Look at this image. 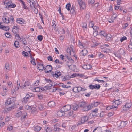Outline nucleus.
<instances>
[{"instance_id":"obj_15","label":"nucleus","mask_w":132,"mask_h":132,"mask_svg":"<svg viewBox=\"0 0 132 132\" xmlns=\"http://www.w3.org/2000/svg\"><path fill=\"white\" fill-rule=\"evenodd\" d=\"M24 21L22 20V18H18L17 19V23L21 24H24Z\"/></svg>"},{"instance_id":"obj_38","label":"nucleus","mask_w":132,"mask_h":132,"mask_svg":"<svg viewBox=\"0 0 132 132\" xmlns=\"http://www.w3.org/2000/svg\"><path fill=\"white\" fill-rule=\"evenodd\" d=\"M34 90H35V92H38L40 91V88L38 87H35L34 88Z\"/></svg>"},{"instance_id":"obj_28","label":"nucleus","mask_w":132,"mask_h":132,"mask_svg":"<svg viewBox=\"0 0 132 132\" xmlns=\"http://www.w3.org/2000/svg\"><path fill=\"white\" fill-rule=\"evenodd\" d=\"M38 108L40 111H43L44 109V108L42 105H39Z\"/></svg>"},{"instance_id":"obj_45","label":"nucleus","mask_w":132,"mask_h":132,"mask_svg":"<svg viewBox=\"0 0 132 132\" xmlns=\"http://www.w3.org/2000/svg\"><path fill=\"white\" fill-rule=\"evenodd\" d=\"M67 52L70 55H71V50L69 48H67Z\"/></svg>"},{"instance_id":"obj_13","label":"nucleus","mask_w":132,"mask_h":132,"mask_svg":"<svg viewBox=\"0 0 132 132\" xmlns=\"http://www.w3.org/2000/svg\"><path fill=\"white\" fill-rule=\"evenodd\" d=\"M72 109L75 111L77 110L79 107L78 105L74 104L72 105Z\"/></svg>"},{"instance_id":"obj_3","label":"nucleus","mask_w":132,"mask_h":132,"mask_svg":"<svg viewBox=\"0 0 132 132\" xmlns=\"http://www.w3.org/2000/svg\"><path fill=\"white\" fill-rule=\"evenodd\" d=\"M52 68L51 65H47L44 70V71L45 73H48L51 71Z\"/></svg>"},{"instance_id":"obj_53","label":"nucleus","mask_w":132,"mask_h":132,"mask_svg":"<svg viewBox=\"0 0 132 132\" xmlns=\"http://www.w3.org/2000/svg\"><path fill=\"white\" fill-rule=\"evenodd\" d=\"M125 126V124L124 123L123 121L121 122L120 126H121V127H124Z\"/></svg>"},{"instance_id":"obj_33","label":"nucleus","mask_w":132,"mask_h":132,"mask_svg":"<svg viewBox=\"0 0 132 132\" xmlns=\"http://www.w3.org/2000/svg\"><path fill=\"white\" fill-rule=\"evenodd\" d=\"M5 35L6 37L7 38H11V37L10 34L8 32L5 33Z\"/></svg>"},{"instance_id":"obj_25","label":"nucleus","mask_w":132,"mask_h":132,"mask_svg":"<svg viewBox=\"0 0 132 132\" xmlns=\"http://www.w3.org/2000/svg\"><path fill=\"white\" fill-rule=\"evenodd\" d=\"M71 6V5L70 3H68V4H67L66 5V8L68 11H69Z\"/></svg>"},{"instance_id":"obj_23","label":"nucleus","mask_w":132,"mask_h":132,"mask_svg":"<svg viewBox=\"0 0 132 132\" xmlns=\"http://www.w3.org/2000/svg\"><path fill=\"white\" fill-rule=\"evenodd\" d=\"M18 112L16 115V117H20L22 114V113L21 111L18 110Z\"/></svg>"},{"instance_id":"obj_49","label":"nucleus","mask_w":132,"mask_h":132,"mask_svg":"<svg viewBox=\"0 0 132 132\" xmlns=\"http://www.w3.org/2000/svg\"><path fill=\"white\" fill-rule=\"evenodd\" d=\"M87 23H83L82 24V26L83 28H87Z\"/></svg>"},{"instance_id":"obj_2","label":"nucleus","mask_w":132,"mask_h":132,"mask_svg":"<svg viewBox=\"0 0 132 132\" xmlns=\"http://www.w3.org/2000/svg\"><path fill=\"white\" fill-rule=\"evenodd\" d=\"M79 4L81 9H83L86 7L85 3V2H82V0H78Z\"/></svg>"},{"instance_id":"obj_27","label":"nucleus","mask_w":132,"mask_h":132,"mask_svg":"<svg viewBox=\"0 0 132 132\" xmlns=\"http://www.w3.org/2000/svg\"><path fill=\"white\" fill-rule=\"evenodd\" d=\"M22 55L25 57H28V54L27 52L24 51L22 52Z\"/></svg>"},{"instance_id":"obj_31","label":"nucleus","mask_w":132,"mask_h":132,"mask_svg":"<svg viewBox=\"0 0 132 132\" xmlns=\"http://www.w3.org/2000/svg\"><path fill=\"white\" fill-rule=\"evenodd\" d=\"M28 49H29V51H28V52H29V53L30 57L32 59V60H35L34 58L33 57H32V56L31 54L30 53V52H31V51H30V48L29 47H28Z\"/></svg>"},{"instance_id":"obj_18","label":"nucleus","mask_w":132,"mask_h":132,"mask_svg":"<svg viewBox=\"0 0 132 132\" xmlns=\"http://www.w3.org/2000/svg\"><path fill=\"white\" fill-rule=\"evenodd\" d=\"M106 40L108 41L110 40L112 37L111 35L109 34H106Z\"/></svg>"},{"instance_id":"obj_5","label":"nucleus","mask_w":132,"mask_h":132,"mask_svg":"<svg viewBox=\"0 0 132 132\" xmlns=\"http://www.w3.org/2000/svg\"><path fill=\"white\" fill-rule=\"evenodd\" d=\"M51 75L52 76H53L54 77H55L57 78L58 77L60 76L61 77H62V74L59 71L58 72V71H57L56 72L55 74H54V73L52 72Z\"/></svg>"},{"instance_id":"obj_8","label":"nucleus","mask_w":132,"mask_h":132,"mask_svg":"<svg viewBox=\"0 0 132 132\" xmlns=\"http://www.w3.org/2000/svg\"><path fill=\"white\" fill-rule=\"evenodd\" d=\"M88 117L87 116H85L82 117L81 119V123H84L85 122L88 120Z\"/></svg>"},{"instance_id":"obj_12","label":"nucleus","mask_w":132,"mask_h":132,"mask_svg":"<svg viewBox=\"0 0 132 132\" xmlns=\"http://www.w3.org/2000/svg\"><path fill=\"white\" fill-rule=\"evenodd\" d=\"M55 103L53 101L50 102L48 103V106L50 107H54L55 106Z\"/></svg>"},{"instance_id":"obj_22","label":"nucleus","mask_w":132,"mask_h":132,"mask_svg":"<svg viewBox=\"0 0 132 132\" xmlns=\"http://www.w3.org/2000/svg\"><path fill=\"white\" fill-rule=\"evenodd\" d=\"M38 65L39 66H39L42 67H41L42 68H41V69H39V70L40 71H43V70L44 69V65L42 64H38L37 65Z\"/></svg>"},{"instance_id":"obj_34","label":"nucleus","mask_w":132,"mask_h":132,"mask_svg":"<svg viewBox=\"0 0 132 132\" xmlns=\"http://www.w3.org/2000/svg\"><path fill=\"white\" fill-rule=\"evenodd\" d=\"M9 7L10 8H14L16 7V5L14 4H12L8 5Z\"/></svg>"},{"instance_id":"obj_47","label":"nucleus","mask_w":132,"mask_h":132,"mask_svg":"<svg viewBox=\"0 0 132 132\" xmlns=\"http://www.w3.org/2000/svg\"><path fill=\"white\" fill-rule=\"evenodd\" d=\"M52 129L51 128L47 127L46 129V132H51Z\"/></svg>"},{"instance_id":"obj_9","label":"nucleus","mask_w":132,"mask_h":132,"mask_svg":"<svg viewBox=\"0 0 132 132\" xmlns=\"http://www.w3.org/2000/svg\"><path fill=\"white\" fill-rule=\"evenodd\" d=\"M87 50L85 49L82 50L80 52V55L82 56L85 55L87 53Z\"/></svg>"},{"instance_id":"obj_55","label":"nucleus","mask_w":132,"mask_h":132,"mask_svg":"<svg viewBox=\"0 0 132 132\" xmlns=\"http://www.w3.org/2000/svg\"><path fill=\"white\" fill-rule=\"evenodd\" d=\"M13 129V127L12 126H11L9 127H8L7 130H9V131L12 130Z\"/></svg>"},{"instance_id":"obj_39","label":"nucleus","mask_w":132,"mask_h":132,"mask_svg":"<svg viewBox=\"0 0 132 132\" xmlns=\"http://www.w3.org/2000/svg\"><path fill=\"white\" fill-rule=\"evenodd\" d=\"M127 39V38L125 36H123L121 38L120 41L121 42H122L124 40H126Z\"/></svg>"},{"instance_id":"obj_26","label":"nucleus","mask_w":132,"mask_h":132,"mask_svg":"<svg viewBox=\"0 0 132 132\" xmlns=\"http://www.w3.org/2000/svg\"><path fill=\"white\" fill-rule=\"evenodd\" d=\"M19 42L18 41H16L14 43V45L16 47H19Z\"/></svg>"},{"instance_id":"obj_58","label":"nucleus","mask_w":132,"mask_h":132,"mask_svg":"<svg viewBox=\"0 0 132 132\" xmlns=\"http://www.w3.org/2000/svg\"><path fill=\"white\" fill-rule=\"evenodd\" d=\"M45 81L47 82H48L49 83L52 82V80H50V79L45 78Z\"/></svg>"},{"instance_id":"obj_19","label":"nucleus","mask_w":132,"mask_h":132,"mask_svg":"<svg viewBox=\"0 0 132 132\" xmlns=\"http://www.w3.org/2000/svg\"><path fill=\"white\" fill-rule=\"evenodd\" d=\"M131 103H127L126 104L124 105V107H125V108L129 109L131 107Z\"/></svg>"},{"instance_id":"obj_48","label":"nucleus","mask_w":132,"mask_h":132,"mask_svg":"<svg viewBox=\"0 0 132 132\" xmlns=\"http://www.w3.org/2000/svg\"><path fill=\"white\" fill-rule=\"evenodd\" d=\"M25 84L27 86H29L31 85V83L29 81H27L26 82L25 81Z\"/></svg>"},{"instance_id":"obj_56","label":"nucleus","mask_w":132,"mask_h":132,"mask_svg":"<svg viewBox=\"0 0 132 132\" xmlns=\"http://www.w3.org/2000/svg\"><path fill=\"white\" fill-rule=\"evenodd\" d=\"M62 84H63V85H62V86L64 88H69L70 87H71V86H70L66 87V85H64L62 83Z\"/></svg>"},{"instance_id":"obj_20","label":"nucleus","mask_w":132,"mask_h":132,"mask_svg":"<svg viewBox=\"0 0 132 132\" xmlns=\"http://www.w3.org/2000/svg\"><path fill=\"white\" fill-rule=\"evenodd\" d=\"M106 33L103 31H102L99 32V34L101 35H102L103 36L106 37Z\"/></svg>"},{"instance_id":"obj_52","label":"nucleus","mask_w":132,"mask_h":132,"mask_svg":"<svg viewBox=\"0 0 132 132\" xmlns=\"http://www.w3.org/2000/svg\"><path fill=\"white\" fill-rule=\"evenodd\" d=\"M89 88L92 89H94V85H90L89 86Z\"/></svg>"},{"instance_id":"obj_59","label":"nucleus","mask_w":132,"mask_h":132,"mask_svg":"<svg viewBox=\"0 0 132 132\" xmlns=\"http://www.w3.org/2000/svg\"><path fill=\"white\" fill-rule=\"evenodd\" d=\"M94 2V0H89L88 1L89 3L91 4H93Z\"/></svg>"},{"instance_id":"obj_46","label":"nucleus","mask_w":132,"mask_h":132,"mask_svg":"<svg viewBox=\"0 0 132 132\" xmlns=\"http://www.w3.org/2000/svg\"><path fill=\"white\" fill-rule=\"evenodd\" d=\"M30 3V6L31 8L33 7H34V8H35V6H34V2H32V3Z\"/></svg>"},{"instance_id":"obj_40","label":"nucleus","mask_w":132,"mask_h":132,"mask_svg":"<svg viewBox=\"0 0 132 132\" xmlns=\"http://www.w3.org/2000/svg\"><path fill=\"white\" fill-rule=\"evenodd\" d=\"M79 41V47H80L81 48H84V47L81 42H80V41Z\"/></svg>"},{"instance_id":"obj_51","label":"nucleus","mask_w":132,"mask_h":132,"mask_svg":"<svg viewBox=\"0 0 132 132\" xmlns=\"http://www.w3.org/2000/svg\"><path fill=\"white\" fill-rule=\"evenodd\" d=\"M48 61H53V58L51 56H50L48 57Z\"/></svg>"},{"instance_id":"obj_10","label":"nucleus","mask_w":132,"mask_h":132,"mask_svg":"<svg viewBox=\"0 0 132 132\" xmlns=\"http://www.w3.org/2000/svg\"><path fill=\"white\" fill-rule=\"evenodd\" d=\"M2 19L4 23H9V18L7 16H6L5 18H3Z\"/></svg>"},{"instance_id":"obj_41","label":"nucleus","mask_w":132,"mask_h":132,"mask_svg":"<svg viewBox=\"0 0 132 132\" xmlns=\"http://www.w3.org/2000/svg\"><path fill=\"white\" fill-rule=\"evenodd\" d=\"M94 104H93V105H94L95 107L97 106L100 103V102H94Z\"/></svg>"},{"instance_id":"obj_64","label":"nucleus","mask_w":132,"mask_h":132,"mask_svg":"<svg viewBox=\"0 0 132 132\" xmlns=\"http://www.w3.org/2000/svg\"><path fill=\"white\" fill-rule=\"evenodd\" d=\"M26 109L28 110H31V108L30 106H27L26 107Z\"/></svg>"},{"instance_id":"obj_14","label":"nucleus","mask_w":132,"mask_h":132,"mask_svg":"<svg viewBox=\"0 0 132 132\" xmlns=\"http://www.w3.org/2000/svg\"><path fill=\"white\" fill-rule=\"evenodd\" d=\"M11 98L8 99L5 103V105L6 106H7L12 103L11 101Z\"/></svg>"},{"instance_id":"obj_62","label":"nucleus","mask_w":132,"mask_h":132,"mask_svg":"<svg viewBox=\"0 0 132 132\" xmlns=\"http://www.w3.org/2000/svg\"><path fill=\"white\" fill-rule=\"evenodd\" d=\"M4 27H5V30L6 31H8L10 29V28L9 26H5Z\"/></svg>"},{"instance_id":"obj_57","label":"nucleus","mask_w":132,"mask_h":132,"mask_svg":"<svg viewBox=\"0 0 132 132\" xmlns=\"http://www.w3.org/2000/svg\"><path fill=\"white\" fill-rule=\"evenodd\" d=\"M92 114L93 116H96L98 114V113H95L94 112H92Z\"/></svg>"},{"instance_id":"obj_17","label":"nucleus","mask_w":132,"mask_h":132,"mask_svg":"<svg viewBox=\"0 0 132 132\" xmlns=\"http://www.w3.org/2000/svg\"><path fill=\"white\" fill-rule=\"evenodd\" d=\"M119 99H118L116 100L115 99L114 100H113V101H114V102L113 103V104H117V106L120 103H121L119 101Z\"/></svg>"},{"instance_id":"obj_11","label":"nucleus","mask_w":132,"mask_h":132,"mask_svg":"<svg viewBox=\"0 0 132 132\" xmlns=\"http://www.w3.org/2000/svg\"><path fill=\"white\" fill-rule=\"evenodd\" d=\"M92 68L91 65L90 64L84 65L83 66V68L85 70L90 69Z\"/></svg>"},{"instance_id":"obj_30","label":"nucleus","mask_w":132,"mask_h":132,"mask_svg":"<svg viewBox=\"0 0 132 132\" xmlns=\"http://www.w3.org/2000/svg\"><path fill=\"white\" fill-rule=\"evenodd\" d=\"M114 104H113V105L110 106V107L111 108V109H113L112 110H116L117 109V106H114Z\"/></svg>"},{"instance_id":"obj_6","label":"nucleus","mask_w":132,"mask_h":132,"mask_svg":"<svg viewBox=\"0 0 132 132\" xmlns=\"http://www.w3.org/2000/svg\"><path fill=\"white\" fill-rule=\"evenodd\" d=\"M65 113V112L64 111L61 109L60 110L58 111L57 112V115L59 117H61L64 115Z\"/></svg>"},{"instance_id":"obj_61","label":"nucleus","mask_w":132,"mask_h":132,"mask_svg":"<svg viewBox=\"0 0 132 132\" xmlns=\"http://www.w3.org/2000/svg\"><path fill=\"white\" fill-rule=\"evenodd\" d=\"M13 107V106H12L9 107L7 108V110H8V111H11L12 109H14Z\"/></svg>"},{"instance_id":"obj_1","label":"nucleus","mask_w":132,"mask_h":132,"mask_svg":"<svg viewBox=\"0 0 132 132\" xmlns=\"http://www.w3.org/2000/svg\"><path fill=\"white\" fill-rule=\"evenodd\" d=\"M78 105L80 107H82L85 111H88L90 110L93 106V104H91L88 105L86 102L81 101L78 103Z\"/></svg>"},{"instance_id":"obj_7","label":"nucleus","mask_w":132,"mask_h":132,"mask_svg":"<svg viewBox=\"0 0 132 132\" xmlns=\"http://www.w3.org/2000/svg\"><path fill=\"white\" fill-rule=\"evenodd\" d=\"M31 96H30L28 94H27L25 97L23 98V101L24 103H26L28 100L31 98Z\"/></svg>"},{"instance_id":"obj_29","label":"nucleus","mask_w":132,"mask_h":132,"mask_svg":"<svg viewBox=\"0 0 132 132\" xmlns=\"http://www.w3.org/2000/svg\"><path fill=\"white\" fill-rule=\"evenodd\" d=\"M20 1L21 2L23 6V8L24 9H26L27 8V6L25 4V2L23 1L22 0H20Z\"/></svg>"},{"instance_id":"obj_42","label":"nucleus","mask_w":132,"mask_h":132,"mask_svg":"<svg viewBox=\"0 0 132 132\" xmlns=\"http://www.w3.org/2000/svg\"><path fill=\"white\" fill-rule=\"evenodd\" d=\"M98 34V32L97 31L95 30L94 32L93 35L94 37L96 36Z\"/></svg>"},{"instance_id":"obj_32","label":"nucleus","mask_w":132,"mask_h":132,"mask_svg":"<svg viewBox=\"0 0 132 132\" xmlns=\"http://www.w3.org/2000/svg\"><path fill=\"white\" fill-rule=\"evenodd\" d=\"M100 87V85L98 84L97 85L96 84L94 85V89H99Z\"/></svg>"},{"instance_id":"obj_63","label":"nucleus","mask_w":132,"mask_h":132,"mask_svg":"<svg viewBox=\"0 0 132 132\" xmlns=\"http://www.w3.org/2000/svg\"><path fill=\"white\" fill-rule=\"evenodd\" d=\"M78 92L81 91L84 89L83 88L81 87H78Z\"/></svg>"},{"instance_id":"obj_54","label":"nucleus","mask_w":132,"mask_h":132,"mask_svg":"<svg viewBox=\"0 0 132 132\" xmlns=\"http://www.w3.org/2000/svg\"><path fill=\"white\" fill-rule=\"evenodd\" d=\"M93 21H91L89 23V26L90 27H93L94 26V24L93 23Z\"/></svg>"},{"instance_id":"obj_24","label":"nucleus","mask_w":132,"mask_h":132,"mask_svg":"<svg viewBox=\"0 0 132 132\" xmlns=\"http://www.w3.org/2000/svg\"><path fill=\"white\" fill-rule=\"evenodd\" d=\"M50 87V86H45L44 87H42L41 88V90L43 91L46 90L48 89H49L48 88Z\"/></svg>"},{"instance_id":"obj_36","label":"nucleus","mask_w":132,"mask_h":132,"mask_svg":"<svg viewBox=\"0 0 132 132\" xmlns=\"http://www.w3.org/2000/svg\"><path fill=\"white\" fill-rule=\"evenodd\" d=\"M120 54L122 55H123L124 54L125 51L124 50L122 49H121L119 51Z\"/></svg>"},{"instance_id":"obj_16","label":"nucleus","mask_w":132,"mask_h":132,"mask_svg":"<svg viewBox=\"0 0 132 132\" xmlns=\"http://www.w3.org/2000/svg\"><path fill=\"white\" fill-rule=\"evenodd\" d=\"M41 128L39 126H36L34 128V130L36 131H39L41 129Z\"/></svg>"},{"instance_id":"obj_21","label":"nucleus","mask_w":132,"mask_h":132,"mask_svg":"<svg viewBox=\"0 0 132 132\" xmlns=\"http://www.w3.org/2000/svg\"><path fill=\"white\" fill-rule=\"evenodd\" d=\"M70 10V12L71 14H74L75 13V11L74 10V6H72Z\"/></svg>"},{"instance_id":"obj_50","label":"nucleus","mask_w":132,"mask_h":132,"mask_svg":"<svg viewBox=\"0 0 132 132\" xmlns=\"http://www.w3.org/2000/svg\"><path fill=\"white\" fill-rule=\"evenodd\" d=\"M27 113H26L25 114L24 116H22L21 117V119L22 120L23 119H25V118H26V116H27Z\"/></svg>"},{"instance_id":"obj_4","label":"nucleus","mask_w":132,"mask_h":132,"mask_svg":"<svg viewBox=\"0 0 132 132\" xmlns=\"http://www.w3.org/2000/svg\"><path fill=\"white\" fill-rule=\"evenodd\" d=\"M71 108V105H67L63 107L61 109L63 110L65 112L69 110Z\"/></svg>"},{"instance_id":"obj_43","label":"nucleus","mask_w":132,"mask_h":132,"mask_svg":"<svg viewBox=\"0 0 132 132\" xmlns=\"http://www.w3.org/2000/svg\"><path fill=\"white\" fill-rule=\"evenodd\" d=\"M16 39L18 40H21V38L20 37V36L18 34H16L15 35Z\"/></svg>"},{"instance_id":"obj_37","label":"nucleus","mask_w":132,"mask_h":132,"mask_svg":"<svg viewBox=\"0 0 132 132\" xmlns=\"http://www.w3.org/2000/svg\"><path fill=\"white\" fill-rule=\"evenodd\" d=\"M73 91L75 92H78V87H75L72 89Z\"/></svg>"},{"instance_id":"obj_35","label":"nucleus","mask_w":132,"mask_h":132,"mask_svg":"<svg viewBox=\"0 0 132 132\" xmlns=\"http://www.w3.org/2000/svg\"><path fill=\"white\" fill-rule=\"evenodd\" d=\"M37 38L38 40L41 41L43 39V36L42 35H38L37 37Z\"/></svg>"},{"instance_id":"obj_60","label":"nucleus","mask_w":132,"mask_h":132,"mask_svg":"<svg viewBox=\"0 0 132 132\" xmlns=\"http://www.w3.org/2000/svg\"><path fill=\"white\" fill-rule=\"evenodd\" d=\"M22 42H23V44L24 45H26L27 42H26V40L25 39L22 38Z\"/></svg>"},{"instance_id":"obj_44","label":"nucleus","mask_w":132,"mask_h":132,"mask_svg":"<svg viewBox=\"0 0 132 132\" xmlns=\"http://www.w3.org/2000/svg\"><path fill=\"white\" fill-rule=\"evenodd\" d=\"M9 65L8 64L6 63L5 64V69L6 70H9Z\"/></svg>"}]
</instances>
